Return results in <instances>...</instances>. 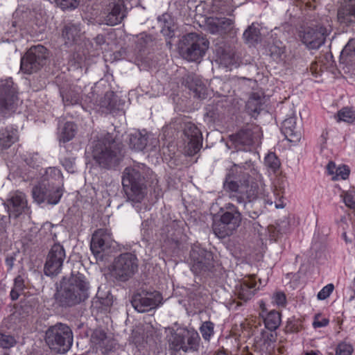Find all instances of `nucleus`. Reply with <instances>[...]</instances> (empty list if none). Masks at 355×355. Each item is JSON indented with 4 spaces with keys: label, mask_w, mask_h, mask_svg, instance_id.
<instances>
[{
    "label": "nucleus",
    "mask_w": 355,
    "mask_h": 355,
    "mask_svg": "<svg viewBox=\"0 0 355 355\" xmlns=\"http://www.w3.org/2000/svg\"><path fill=\"white\" fill-rule=\"evenodd\" d=\"M122 144L112 134L101 135L94 141L92 157L101 168L112 169L116 167L123 158Z\"/></svg>",
    "instance_id": "nucleus-1"
},
{
    "label": "nucleus",
    "mask_w": 355,
    "mask_h": 355,
    "mask_svg": "<svg viewBox=\"0 0 355 355\" xmlns=\"http://www.w3.org/2000/svg\"><path fill=\"white\" fill-rule=\"evenodd\" d=\"M89 283L83 275L72 274L64 280L60 288L55 294V300L63 307L73 306L85 301L88 297Z\"/></svg>",
    "instance_id": "nucleus-2"
},
{
    "label": "nucleus",
    "mask_w": 355,
    "mask_h": 355,
    "mask_svg": "<svg viewBox=\"0 0 355 355\" xmlns=\"http://www.w3.org/2000/svg\"><path fill=\"white\" fill-rule=\"evenodd\" d=\"M224 189L230 193V198L233 201L243 205L246 209L258 194L257 183L252 181L247 173H243L239 178H234L229 174L224 182Z\"/></svg>",
    "instance_id": "nucleus-3"
},
{
    "label": "nucleus",
    "mask_w": 355,
    "mask_h": 355,
    "mask_svg": "<svg viewBox=\"0 0 355 355\" xmlns=\"http://www.w3.org/2000/svg\"><path fill=\"white\" fill-rule=\"evenodd\" d=\"M122 185L129 201L140 202L147 193L144 177L138 167H126L122 175Z\"/></svg>",
    "instance_id": "nucleus-4"
},
{
    "label": "nucleus",
    "mask_w": 355,
    "mask_h": 355,
    "mask_svg": "<svg viewBox=\"0 0 355 355\" xmlns=\"http://www.w3.org/2000/svg\"><path fill=\"white\" fill-rule=\"evenodd\" d=\"M220 220L212 226L214 234L224 239L232 235L241 225L242 218L237 207L232 203H227L221 208Z\"/></svg>",
    "instance_id": "nucleus-5"
},
{
    "label": "nucleus",
    "mask_w": 355,
    "mask_h": 355,
    "mask_svg": "<svg viewBox=\"0 0 355 355\" xmlns=\"http://www.w3.org/2000/svg\"><path fill=\"white\" fill-rule=\"evenodd\" d=\"M45 340L52 350L56 353L64 354L72 346L73 333L67 324L57 323L46 330Z\"/></svg>",
    "instance_id": "nucleus-6"
},
{
    "label": "nucleus",
    "mask_w": 355,
    "mask_h": 355,
    "mask_svg": "<svg viewBox=\"0 0 355 355\" xmlns=\"http://www.w3.org/2000/svg\"><path fill=\"white\" fill-rule=\"evenodd\" d=\"M200 341L201 338L196 331L184 329L179 333L171 334L168 340V347L175 353H196L199 351Z\"/></svg>",
    "instance_id": "nucleus-7"
},
{
    "label": "nucleus",
    "mask_w": 355,
    "mask_h": 355,
    "mask_svg": "<svg viewBox=\"0 0 355 355\" xmlns=\"http://www.w3.org/2000/svg\"><path fill=\"white\" fill-rule=\"evenodd\" d=\"M209 41L204 37L191 33L184 35L180 43V51L184 58L189 61H198L209 48Z\"/></svg>",
    "instance_id": "nucleus-8"
},
{
    "label": "nucleus",
    "mask_w": 355,
    "mask_h": 355,
    "mask_svg": "<svg viewBox=\"0 0 355 355\" xmlns=\"http://www.w3.org/2000/svg\"><path fill=\"white\" fill-rule=\"evenodd\" d=\"M138 270V259L136 255L123 253L114 261L111 273L116 279L125 282L131 278Z\"/></svg>",
    "instance_id": "nucleus-9"
},
{
    "label": "nucleus",
    "mask_w": 355,
    "mask_h": 355,
    "mask_svg": "<svg viewBox=\"0 0 355 355\" xmlns=\"http://www.w3.org/2000/svg\"><path fill=\"white\" fill-rule=\"evenodd\" d=\"M48 58V50L44 46H32L21 59V70L28 74L35 73L46 64Z\"/></svg>",
    "instance_id": "nucleus-10"
},
{
    "label": "nucleus",
    "mask_w": 355,
    "mask_h": 355,
    "mask_svg": "<svg viewBox=\"0 0 355 355\" xmlns=\"http://www.w3.org/2000/svg\"><path fill=\"white\" fill-rule=\"evenodd\" d=\"M33 199L39 204L47 202L56 205L62 196V189L53 181L42 182L35 186L32 190Z\"/></svg>",
    "instance_id": "nucleus-11"
},
{
    "label": "nucleus",
    "mask_w": 355,
    "mask_h": 355,
    "mask_svg": "<svg viewBox=\"0 0 355 355\" xmlns=\"http://www.w3.org/2000/svg\"><path fill=\"white\" fill-rule=\"evenodd\" d=\"M191 269L196 274L209 271L214 267L211 252L194 244L190 252Z\"/></svg>",
    "instance_id": "nucleus-12"
},
{
    "label": "nucleus",
    "mask_w": 355,
    "mask_h": 355,
    "mask_svg": "<svg viewBox=\"0 0 355 355\" xmlns=\"http://www.w3.org/2000/svg\"><path fill=\"white\" fill-rule=\"evenodd\" d=\"M329 30L322 25L305 28L299 33L302 42L309 49L316 50L324 44Z\"/></svg>",
    "instance_id": "nucleus-13"
},
{
    "label": "nucleus",
    "mask_w": 355,
    "mask_h": 355,
    "mask_svg": "<svg viewBox=\"0 0 355 355\" xmlns=\"http://www.w3.org/2000/svg\"><path fill=\"white\" fill-rule=\"evenodd\" d=\"M261 133L258 127L247 128L236 134L230 135V141L238 150H247L251 146L259 145Z\"/></svg>",
    "instance_id": "nucleus-14"
},
{
    "label": "nucleus",
    "mask_w": 355,
    "mask_h": 355,
    "mask_svg": "<svg viewBox=\"0 0 355 355\" xmlns=\"http://www.w3.org/2000/svg\"><path fill=\"white\" fill-rule=\"evenodd\" d=\"M17 96L11 78L0 80V114L6 116L16 108Z\"/></svg>",
    "instance_id": "nucleus-15"
},
{
    "label": "nucleus",
    "mask_w": 355,
    "mask_h": 355,
    "mask_svg": "<svg viewBox=\"0 0 355 355\" xmlns=\"http://www.w3.org/2000/svg\"><path fill=\"white\" fill-rule=\"evenodd\" d=\"M113 239L111 232L107 229H99L92 235L90 249L97 259L102 260L104 254L112 247Z\"/></svg>",
    "instance_id": "nucleus-16"
},
{
    "label": "nucleus",
    "mask_w": 355,
    "mask_h": 355,
    "mask_svg": "<svg viewBox=\"0 0 355 355\" xmlns=\"http://www.w3.org/2000/svg\"><path fill=\"white\" fill-rule=\"evenodd\" d=\"M65 258L66 253L64 247L60 243L54 244L47 255L44 265V273L48 276L59 274Z\"/></svg>",
    "instance_id": "nucleus-17"
},
{
    "label": "nucleus",
    "mask_w": 355,
    "mask_h": 355,
    "mask_svg": "<svg viewBox=\"0 0 355 355\" xmlns=\"http://www.w3.org/2000/svg\"><path fill=\"white\" fill-rule=\"evenodd\" d=\"M162 300L159 292L137 293L131 300L134 309L138 312L144 313L158 306Z\"/></svg>",
    "instance_id": "nucleus-18"
},
{
    "label": "nucleus",
    "mask_w": 355,
    "mask_h": 355,
    "mask_svg": "<svg viewBox=\"0 0 355 355\" xmlns=\"http://www.w3.org/2000/svg\"><path fill=\"white\" fill-rule=\"evenodd\" d=\"M104 23L108 26L120 24L126 16L123 0H111L104 12Z\"/></svg>",
    "instance_id": "nucleus-19"
},
{
    "label": "nucleus",
    "mask_w": 355,
    "mask_h": 355,
    "mask_svg": "<svg viewBox=\"0 0 355 355\" xmlns=\"http://www.w3.org/2000/svg\"><path fill=\"white\" fill-rule=\"evenodd\" d=\"M91 341L98 355H106L115 347L114 341L108 338L101 330H96L93 333Z\"/></svg>",
    "instance_id": "nucleus-20"
},
{
    "label": "nucleus",
    "mask_w": 355,
    "mask_h": 355,
    "mask_svg": "<svg viewBox=\"0 0 355 355\" xmlns=\"http://www.w3.org/2000/svg\"><path fill=\"white\" fill-rule=\"evenodd\" d=\"M8 209L10 214L18 217L23 213L28 211V201L26 195L19 191L12 193L8 200Z\"/></svg>",
    "instance_id": "nucleus-21"
},
{
    "label": "nucleus",
    "mask_w": 355,
    "mask_h": 355,
    "mask_svg": "<svg viewBox=\"0 0 355 355\" xmlns=\"http://www.w3.org/2000/svg\"><path fill=\"white\" fill-rule=\"evenodd\" d=\"M207 26L211 33L225 35L234 29V21L227 17H214L207 20Z\"/></svg>",
    "instance_id": "nucleus-22"
},
{
    "label": "nucleus",
    "mask_w": 355,
    "mask_h": 355,
    "mask_svg": "<svg viewBox=\"0 0 355 355\" xmlns=\"http://www.w3.org/2000/svg\"><path fill=\"white\" fill-rule=\"evenodd\" d=\"M257 290V282L254 277H248L236 286L235 293L239 300L246 302L254 295Z\"/></svg>",
    "instance_id": "nucleus-23"
},
{
    "label": "nucleus",
    "mask_w": 355,
    "mask_h": 355,
    "mask_svg": "<svg viewBox=\"0 0 355 355\" xmlns=\"http://www.w3.org/2000/svg\"><path fill=\"white\" fill-rule=\"evenodd\" d=\"M282 132L290 142H298L302 137L301 128L297 125L296 119L294 117L284 121Z\"/></svg>",
    "instance_id": "nucleus-24"
},
{
    "label": "nucleus",
    "mask_w": 355,
    "mask_h": 355,
    "mask_svg": "<svg viewBox=\"0 0 355 355\" xmlns=\"http://www.w3.org/2000/svg\"><path fill=\"white\" fill-rule=\"evenodd\" d=\"M185 85L193 92V96L204 99L207 96V89L202 81L194 75H189L184 80Z\"/></svg>",
    "instance_id": "nucleus-25"
},
{
    "label": "nucleus",
    "mask_w": 355,
    "mask_h": 355,
    "mask_svg": "<svg viewBox=\"0 0 355 355\" xmlns=\"http://www.w3.org/2000/svg\"><path fill=\"white\" fill-rule=\"evenodd\" d=\"M62 37L67 45H72L76 43L81 37V30L79 25L69 23L66 24L62 30Z\"/></svg>",
    "instance_id": "nucleus-26"
},
{
    "label": "nucleus",
    "mask_w": 355,
    "mask_h": 355,
    "mask_svg": "<svg viewBox=\"0 0 355 355\" xmlns=\"http://www.w3.org/2000/svg\"><path fill=\"white\" fill-rule=\"evenodd\" d=\"M338 19L344 23H355V0H347L338 12Z\"/></svg>",
    "instance_id": "nucleus-27"
},
{
    "label": "nucleus",
    "mask_w": 355,
    "mask_h": 355,
    "mask_svg": "<svg viewBox=\"0 0 355 355\" xmlns=\"http://www.w3.org/2000/svg\"><path fill=\"white\" fill-rule=\"evenodd\" d=\"M327 169L328 173L333 175L332 180H346L348 178L350 173L349 168L346 165L336 166L333 162H330L327 166Z\"/></svg>",
    "instance_id": "nucleus-28"
},
{
    "label": "nucleus",
    "mask_w": 355,
    "mask_h": 355,
    "mask_svg": "<svg viewBox=\"0 0 355 355\" xmlns=\"http://www.w3.org/2000/svg\"><path fill=\"white\" fill-rule=\"evenodd\" d=\"M18 139L17 131L16 130H4L0 132V149L10 148Z\"/></svg>",
    "instance_id": "nucleus-29"
},
{
    "label": "nucleus",
    "mask_w": 355,
    "mask_h": 355,
    "mask_svg": "<svg viewBox=\"0 0 355 355\" xmlns=\"http://www.w3.org/2000/svg\"><path fill=\"white\" fill-rule=\"evenodd\" d=\"M261 317L263 318L265 327L270 331H275L280 325V314L276 311H271L266 315L261 314Z\"/></svg>",
    "instance_id": "nucleus-30"
},
{
    "label": "nucleus",
    "mask_w": 355,
    "mask_h": 355,
    "mask_svg": "<svg viewBox=\"0 0 355 355\" xmlns=\"http://www.w3.org/2000/svg\"><path fill=\"white\" fill-rule=\"evenodd\" d=\"M147 142V137L141 132H137L130 135L129 145L132 149L142 150L146 148Z\"/></svg>",
    "instance_id": "nucleus-31"
},
{
    "label": "nucleus",
    "mask_w": 355,
    "mask_h": 355,
    "mask_svg": "<svg viewBox=\"0 0 355 355\" xmlns=\"http://www.w3.org/2000/svg\"><path fill=\"white\" fill-rule=\"evenodd\" d=\"M263 98L257 93H253L247 102V108L251 113L259 114L262 110Z\"/></svg>",
    "instance_id": "nucleus-32"
},
{
    "label": "nucleus",
    "mask_w": 355,
    "mask_h": 355,
    "mask_svg": "<svg viewBox=\"0 0 355 355\" xmlns=\"http://www.w3.org/2000/svg\"><path fill=\"white\" fill-rule=\"evenodd\" d=\"M218 60L220 64L225 67H229L236 63V57L232 49H225L222 50L218 57Z\"/></svg>",
    "instance_id": "nucleus-33"
},
{
    "label": "nucleus",
    "mask_w": 355,
    "mask_h": 355,
    "mask_svg": "<svg viewBox=\"0 0 355 355\" xmlns=\"http://www.w3.org/2000/svg\"><path fill=\"white\" fill-rule=\"evenodd\" d=\"M76 125L73 123L67 122L60 132V141L66 143L71 140L76 135Z\"/></svg>",
    "instance_id": "nucleus-34"
},
{
    "label": "nucleus",
    "mask_w": 355,
    "mask_h": 355,
    "mask_svg": "<svg viewBox=\"0 0 355 355\" xmlns=\"http://www.w3.org/2000/svg\"><path fill=\"white\" fill-rule=\"evenodd\" d=\"M243 38L247 43L251 44L258 42L260 40L259 30L252 24L243 33Z\"/></svg>",
    "instance_id": "nucleus-35"
},
{
    "label": "nucleus",
    "mask_w": 355,
    "mask_h": 355,
    "mask_svg": "<svg viewBox=\"0 0 355 355\" xmlns=\"http://www.w3.org/2000/svg\"><path fill=\"white\" fill-rule=\"evenodd\" d=\"M183 132L184 136L187 137L189 140L192 139L193 138L197 139L202 137L200 130L191 121L184 122Z\"/></svg>",
    "instance_id": "nucleus-36"
},
{
    "label": "nucleus",
    "mask_w": 355,
    "mask_h": 355,
    "mask_svg": "<svg viewBox=\"0 0 355 355\" xmlns=\"http://www.w3.org/2000/svg\"><path fill=\"white\" fill-rule=\"evenodd\" d=\"M337 121H344L352 123L355 120V111L349 108H343L340 110L336 115Z\"/></svg>",
    "instance_id": "nucleus-37"
},
{
    "label": "nucleus",
    "mask_w": 355,
    "mask_h": 355,
    "mask_svg": "<svg viewBox=\"0 0 355 355\" xmlns=\"http://www.w3.org/2000/svg\"><path fill=\"white\" fill-rule=\"evenodd\" d=\"M202 137L193 138L189 140L187 146H186V153L189 156L196 155L202 148Z\"/></svg>",
    "instance_id": "nucleus-38"
},
{
    "label": "nucleus",
    "mask_w": 355,
    "mask_h": 355,
    "mask_svg": "<svg viewBox=\"0 0 355 355\" xmlns=\"http://www.w3.org/2000/svg\"><path fill=\"white\" fill-rule=\"evenodd\" d=\"M199 329L203 339L209 341L214 333V324L211 321H206L201 324Z\"/></svg>",
    "instance_id": "nucleus-39"
},
{
    "label": "nucleus",
    "mask_w": 355,
    "mask_h": 355,
    "mask_svg": "<svg viewBox=\"0 0 355 355\" xmlns=\"http://www.w3.org/2000/svg\"><path fill=\"white\" fill-rule=\"evenodd\" d=\"M99 105L108 110H112L115 107L116 99L114 94L112 92H107L104 97L101 99Z\"/></svg>",
    "instance_id": "nucleus-40"
},
{
    "label": "nucleus",
    "mask_w": 355,
    "mask_h": 355,
    "mask_svg": "<svg viewBox=\"0 0 355 355\" xmlns=\"http://www.w3.org/2000/svg\"><path fill=\"white\" fill-rule=\"evenodd\" d=\"M56 6L62 10H72L78 7L80 0H54Z\"/></svg>",
    "instance_id": "nucleus-41"
},
{
    "label": "nucleus",
    "mask_w": 355,
    "mask_h": 355,
    "mask_svg": "<svg viewBox=\"0 0 355 355\" xmlns=\"http://www.w3.org/2000/svg\"><path fill=\"white\" fill-rule=\"evenodd\" d=\"M340 197L343 198V202L347 207L355 209V191L354 189L343 191Z\"/></svg>",
    "instance_id": "nucleus-42"
},
{
    "label": "nucleus",
    "mask_w": 355,
    "mask_h": 355,
    "mask_svg": "<svg viewBox=\"0 0 355 355\" xmlns=\"http://www.w3.org/2000/svg\"><path fill=\"white\" fill-rule=\"evenodd\" d=\"M265 164L267 167L275 171L280 166L279 161L275 153H270L265 157Z\"/></svg>",
    "instance_id": "nucleus-43"
},
{
    "label": "nucleus",
    "mask_w": 355,
    "mask_h": 355,
    "mask_svg": "<svg viewBox=\"0 0 355 355\" xmlns=\"http://www.w3.org/2000/svg\"><path fill=\"white\" fill-rule=\"evenodd\" d=\"M354 352V347L347 343L338 344L336 350V355H352Z\"/></svg>",
    "instance_id": "nucleus-44"
},
{
    "label": "nucleus",
    "mask_w": 355,
    "mask_h": 355,
    "mask_svg": "<svg viewBox=\"0 0 355 355\" xmlns=\"http://www.w3.org/2000/svg\"><path fill=\"white\" fill-rule=\"evenodd\" d=\"M15 343V338L10 336L0 333V347L10 348Z\"/></svg>",
    "instance_id": "nucleus-45"
},
{
    "label": "nucleus",
    "mask_w": 355,
    "mask_h": 355,
    "mask_svg": "<svg viewBox=\"0 0 355 355\" xmlns=\"http://www.w3.org/2000/svg\"><path fill=\"white\" fill-rule=\"evenodd\" d=\"M334 289V286L332 284H327L318 293V299L320 300L327 299L333 292Z\"/></svg>",
    "instance_id": "nucleus-46"
},
{
    "label": "nucleus",
    "mask_w": 355,
    "mask_h": 355,
    "mask_svg": "<svg viewBox=\"0 0 355 355\" xmlns=\"http://www.w3.org/2000/svg\"><path fill=\"white\" fill-rule=\"evenodd\" d=\"M96 304L99 303L103 308H108L112 304V299L109 295H107L105 297L100 296L99 293L97 294L96 300L94 301Z\"/></svg>",
    "instance_id": "nucleus-47"
},
{
    "label": "nucleus",
    "mask_w": 355,
    "mask_h": 355,
    "mask_svg": "<svg viewBox=\"0 0 355 355\" xmlns=\"http://www.w3.org/2000/svg\"><path fill=\"white\" fill-rule=\"evenodd\" d=\"M283 193L284 191L282 189H278L277 188H275L273 191V195L275 198L274 204L276 208H283L284 207L282 200V198H283Z\"/></svg>",
    "instance_id": "nucleus-48"
},
{
    "label": "nucleus",
    "mask_w": 355,
    "mask_h": 355,
    "mask_svg": "<svg viewBox=\"0 0 355 355\" xmlns=\"http://www.w3.org/2000/svg\"><path fill=\"white\" fill-rule=\"evenodd\" d=\"M273 302L278 306H284L286 303V295L283 292H276L273 295Z\"/></svg>",
    "instance_id": "nucleus-49"
},
{
    "label": "nucleus",
    "mask_w": 355,
    "mask_h": 355,
    "mask_svg": "<svg viewBox=\"0 0 355 355\" xmlns=\"http://www.w3.org/2000/svg\"><path fill=\"white\" fill-rule=\"evenodd\" d=\"M352 53H355V38L350 40L342 51L343 55H350Z\"/></svg>",
    "instance_id": "nucleus-50"
},
{
    "label": "nucleus",
    "mask_w": 355,
    "mask_h": 355,
    "mask_svg": "<svg viewBox=\"0 0 355 355\" xmlns=\"http://www.w3.org/2000/svg\"><path fill=\"white\" fill-rule=\"evenodd\" d=\"M162 33L168 37L171 38L174 36V27L173 26H168V28H162Z\"/></svg>",
    "instance_id": "nucleus-51"
},
{
    "label": "nucleus",
    "mask_w": 355,
    "mask_h": 355,
    "mask_svg": "<svg viewBox=\"0 0 355 355\" xmlns=\"http://www.w3.org/2000/svg\"><path fill=\"white\" fill-rule=\"evenodd\" d=\"M24 287V281L21 277H17L15 279L14 288L19 291L20 292L23 291Z\"/></svg>",
    "instance_id": "nucleus-52"
},
{
    "label": "nucleus",
    "mask_w": 355,
    "mask_h": 355,
    "mask_svg": "<svg viewBox=\"0 0 355 355\" xmlns=\"http://www.w3.org/2000/svg\"><path fill=\"white\" fill-rule=\"evenodd\" d=\"M329 324V320L327 318H322L321 320H319L318 318L313 322L314 327H325Z\"/></svg>",
    "instance_id": "nucleus-53"
},
{
    "label": "nucleus",
    "mask_w": 355,
    "mask_h": 355,
    "mask_svg": "<svg viewBox=\"0 0 355 355\" xmlns=\"http://www.w3.org/2000/svg\"><path fill=\"white\" fill-rule=\"evenodd\" d=\"M163 19L164 21V24L162 28H168V26H173V21L171 19V17L168 15H163L162 17V19L160 20Z\"/></svg>",
    "instance_id": "nucleus-54"
},
{
    "label": "nucleus",
    "mask_w": 355,
    "mask_h": 355,
    "mask_svg": "<svg viewBox=\"0 0 355 355\" xmlns=\"http://www.w3.org/2000/svg\"><path fill=\"white\" fill-rule=\"evenodd\" d=\"M20 291L18 290L12 288V289L10 291V297L12 300H16L18 299L19 296Z\"/></svg>",
    "instance_id": "nucleus-55"
},
{
    "label": "nucleus",
    "mask_w": 355,
    "mask_h": 355,
    "mask_svg": "<svg viewBox=\"0 0 355 355\" xmlns=\"http://www.w3.org/2000/svg\"><path fill=\"white\" fill-rule=\"evenodd\" d=\"M95 40L96 42L99 45L104 44L105 42V38L102 35H97L95 38Z\"/></svg>",
    "instance_id": "nucleus-56"
},
{
    "label": "nucleus",
    "mask_w": 355,
    "mask_h": 355,
    "mask_svg": "<svg viewBox=\"0 0 355 355\" xmlns=\"http://www.w3.org/2000/svg\"><path fill=\"white\" fill-rule=\"evenodd\" d=\"M259 306L261 309V313H260V315L261 316V314H264V312L266 311V307L265 303L263 301L260 302Z\"/></svg>",
    "instance_id": "nucleus-57"
},
{
    "label": "nucleus",
    "mask_w": 355,
    "mask_h": 355,
    "mask_svg": "<svg viewBox=\"0 0 355 355\" xmlns=\"http://www.w3.org/2000/svg\"><path fill=\"white\" fill-rule=\"evenodd\" d=\"M79 103V98L78 97H74L73 98H72L69 103H66V105H69V104H71V105H74V104H78Z\"/></svg>",
    "instance_id": "nucleus-58"
},
{
    "label": "nucleus",
    "mask_w": 355,
    "mask_h": 355,
    "mask_svg": "<svg viewBox=\"0 0 355 355\" xmlns=\"http://www.w3.org/2000/svg\"><path fill=\"white\" fill-rule=\"evenodd\" d=\"M248 215L250 217H251L252 218H256L259 216V214L255 211H252V212L249 211Z\"/></svg>",
    "instance_id": "nucleus-59"
},
{
    "label": "nucleus",
    "mask_w": 355,
    "mask_h": 355,
    "mask_svg": "<svg viewBox=\"0 0 355 355\" xmlns=\"http://www.w3.org/2000/svg\"><path fill=\"white\" fill-rule=\"evenodd\" d=\"M215 355H228L225 351L220 350L216 352Z\"/></svg>",
    "instance_id": "nucleus-60"
},
{
    "label": "nucleus",
    "mask_w": 355,
    "mask_h": 355,
    "mask_svg": "<svg viewBox=\"0 0 355 355\" xmlns=\"http://www.w3.org/2000/svg\"><path fill=\"white\" fill-rule=\"evenodd\" d=\"M306 355H318V352L311 351L306 353Z\"/></svg>",
    "instance_id": "nucleus-61"
},
{
    "label": "nucleus",
    "mask_w": 355,
    "mask_h": 355,
    "mask_svg": "<svg viewBox=\"0 0 355 355\" xmlns=\"http://www.w3.org/2000/svg\"><path fill=\"white\" fill-rule=\"evenodd\" d=\"M6 218V216L0 217V227H3V220Z\"/></svg>",
    "instance_id": "nucleus-62"
},
{
    "label": "nucleus",
    "mask_w": 355,
    "mask_h": 355,
    "mask_svg": "<svg viewBox=\"0 0 355 355\" xmlns=\"http://www.w3.org/2000/svg\"><path fill=\"white\" fill-rule=\"evenodd\" d=\"M238 168H239V166H238L237 165H234V166L231 168V171H232V173H234V172H237Z\"/></svg>",
    "instance_id": "nucleus-63"
},
{
    "label": "nucleus",
    "mask_w": 355,
    "mask_h": 355,
    "mask_svg": "<svg viewBox=\"0 0 355 355\" xmlns=\"http://www.w3.org/2000/svg\"><path fill=\"white\" fill-rule=\"evenodd\" d=\"M316 64H312L311 67V70L312 71V73H314L315 72L313 71L314 69H315V67Z\"/></svg>",
    "instance_id": "nucleus-64"
}]
</instances>
